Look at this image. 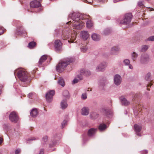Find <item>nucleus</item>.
<instances>
[{"label":"nucleus","mask_w":154,"mask_h":154,"mask_svg":"<svg viewBox=\"0 0 154 154\" xmlns=\"http://www.w3.org/2000/svg\"><path fill=\"white\" fill-rule=\"evenodd\" d=\"M3 32L4 31L2 29V27H0V35L2 34Z\"/></svg>","instance_id":"5fc2aeb1"},{"label":"nucleus","mask_w":154,"mask_h":154,"mask_svg":"<svg viewBox=\"0 0 154 154\" xmlns=\"http://www.w3.org/2000/svg\"><path fill=\"white\" fill-rule=\"evenodd\" d=\"M81 36L84 40H87L89 37V34L88 32L85 31H82L80 33Z\"/></svg>","instance_id":"6ab92c4d"},{"label":"nucleus","mask_w":154,"mask_h":154,"mask_svg":"<svg viewBox=\"0 0 154 154\" xmlns=\"http://www.w3.org/2000/svg\"><path fill=\"white\" fill-rule=\"evenodd\" d=\"M90 116L92 119H95L98 117V114L96 112H93L91 113Z\"/></svg>","instance_id":"bb28decb"},{"label":"nucleus","mask_w":154,"mask_h":154,"mask_svg":"<svg viewBox=\"0 0 154 154\" xmlns=\"http://www.w3.org/2000/svg\"><path fill=\"white\" fill-rule=\"evenodd\" d=\"M152 84H151V83H150L147 86V87H151V86L152 85Z\"/></svg>","instance_id":"052dcab7"},{"label":"nucleus","mask_w":154,"mask_h":154,"mask_svg":"<svg viewBox=\"0 0 154 154\" xmlns=\"http://www.w3.org/2000/svg\"><path fill=\"white\" fill-rule=\"evenodd\" d=\"M104 113L106 115H108L110 114L111 113V112L108 109H104Z\"/></svg>","instance_id":"c03bdc74"},{"label":"nucleus","mask_w":154,"mask_h":154,"mask_svg":"<svg viewBox=\"0 0 154 154\" xmlns=\"http://www.w3.org/2000/svg\"><path fill=\"white\" fill-rule=\"evenodd\" d=\"M149 60L148 55L146 53L141 54L140 57L139 62L141 64L144 65L147 63Z\"/></svg>","instance_id":"39448f33"},{"label":"nucleus","mask_w":154,"mask_h":154,"mask_svg":"<svg viewBox=\"0 0 154 154\" xmlns=\"http://www.w3.org/2000/svg\"><path fill=\"white\" fill-rule=\"evenodd\" d=\"M123 62L125 66H128L130 63V61L128 59L124 60Z\"/></svg>","instance_id":"e433bc0d"},{"label":"nucleus","mask_w":154,"mask_h":154,"mask_svg":"<svg viewBox=\"0 0 154 154\" xmlns=\"http://www.w3.org/2000/svg\"><path fill=\"white\" fill-rule=\"evenodd\" d=\"M4 128L6 130H8L10 128V127L8 124H5L4 125Z\"/></svg>","instance_id":"58836bf2"},{"label":"nucleus","mask_w":154,"mask_h":154,"mask_svg":"<svg viewBox=\"0 0 154 154\" xmlns=\"http://www.w3.org/2000/svg\"><path fill=\"white\" fill-rule=\"evenodd\" d=\"M132 17V15L131 13H127L125 15L122 19H118L117 22L119 24L127 25L131 22Z\"/></svg>","instance_id":"20e7f679"},{"label":"nucleus","mask_w":154,"mask_h":154,"mask_svg":"<svg viewBox=\"0 0 154 154\" xmlns=\"http://www.w3.org/2000/svg\"><path fill=\"white\" fill-rule=\"evenodd\" d=\"M86 26L87 27L90 28L93 26L92 22L89 20H88L86 23Z\"/></svg>","instance_id":"473e14b6"},{"label":"nucleus","mask_w":154,"mask_h":154,"mask_svg":"<svg viewBox=\"0 0 154 154\" xmlns=\"http://www.w3.org/2000/svg\"><path fill=\"white\" fill-rule=\"evenodd\" d=\"M67 100L66 99H63L61 101L60 106L62 109H64L68 106Z\"/></svg>","instance_id":"aec40b11"},{"label":"nucleus","mask_w":154,"mask_h":154,"mask_svg":"<svg viewBox=\"0 0 154 154\" xmlns=\"http://www.w3.org/2000/svg\"><path fill=\"white\" fill-rule=\"evenodd\" d=\"M30 6L32 8H37L41 6V5L39 2L34 0L30 2Z\"/></svg>","instance_id":"ddd939ff"},{"label":"nucleus","mask_w":154,"mask_h":154,"mask_svg":"<svg viewBox=\"0 0 154 154\" xmlns=\"http://www.w3.org/2000/svg\"><path fill=\"white\" fill-rule=\"evenodd\" d=\"M33 95V93H30L28 94V96L29 98H32V97Z\"/></svg>","instance_id":"603ef678"},{"label":"nucleus","mask_w":154,"mask_h":154,"mask_svg":"<svg viewBox=\"0 0 154 154\" xmlns=\"http://www.w3.org/2000/svg\"><path fill=\"white\" fill-rule=\"evenodd\" d=\"M74 61L73 58L68 59L67 60L62 61L60 62L56 66V70L57 72H61L63 71L68 65Z\"/></svg>","instance_id":"7ed1b4c3"},{"label":"nucleus","mask_w":154,"mask_h":154,"mask_svg":"<svg viewBox=\"0 0 154 154\" xmlns=\"http://www.w3.org/2000/svg\"><path fill=\"white\" fill-rule=\"evenodd\" d=\"M113 81L115 84L117 86H118L120 85L122 82V77L119 75L116 74L114 76Z\"/></svg>","instance_id":"1a4fd4ad"},{"label":"nucleus","mask_w":154,"mask_h":154,"mask_svg":"<svg viewBox=\"0 0 154 154\" xmlns=\"http://www.w3.org/2000/svg\"><path fill=\"white\" fill-rule=\"evenodd\" d=\"M43 9V8H41V9ZM40 10H41V8H40Z\"/></svg>","instance_id":"338daca9"},{"label":"nucleus","mask_w":154,"mask_h":154,"mask_svg":"<svg viewBox=\"0 0 154 154\" xmlns=\"http://www.w3.org/2000/svg\"><path fill=\"white\" fill-rule=\"evenodd\" d=\"M81 75L88 76L91 75V72L88 69H83L80 71Z\"/></svg>","instance_id":"412c9836"},{"label":"nucleus","mask_w":154,"mask_h":154,"mask_svg":"<svg viewBox=\"0 0 154 154\" xmlns=\"http://www.w3.org/2000/svg\"><path fill=\"white\" fill-rule=\"evenodd\" d=\"M54 47L57 51H59L62 49V43L60 40H57L54 42Z\"/></svg>","instance_id":"9d476101"},{"label":"nucleus","mask_w":154,"mask_h":154,"mask_svg":"<svg viewBox=\"0 0 154 154\" xmlns=\"http://www.w3.org/2000/svg\"><path fill=\"white\" fill-rule=\"evenodd\" d=\"M138 9H146V8H151V10H154V9L150 7H147L144 6L143 2L142 1H139L138 3Z\"/></svg>","instance_id":"b1692460"},{"label":"nucleus","mask_w":154,"mask_h":154,"mask_svg":"<svg viewBox=\"0 0 154 154\" xmlns=\"http://www.w3.org/2000/svg\"><path fill=\"white\" fill-rule=\"evenodd\" d=\"M111 32V30L109 28L105 29L103 31V33L105 35H107Z\"/></svg>","instance_id":"f704fd0d"},{"label":"nucleus","mask_w":154,"mask_h":154,"mask_svg":"<svg viewBox=\"0 0 154 154\" xmlns=\"http://www.w3.org/2000/svg\"><path fill=\"white\" fill-rule=\"evenodd\" d=\"M97 129L91 128L89 129L88 131V134L89 137H91L94 136L96 132Z\"/></svg>","instance_id":"a211bd4d"},{"label":"nucleus","mask_w":154,"mask_h":154,"mask_svg":"<svg viewBox=\"0 0 154 154\" xmlns=\"http://www.w3.org/2000/svg\"><path fill=\"white\" fill-rule=\"evenodd\" d=\"M69 16L71 17L72 20L69 21L68 23L71 22L73 28L78 29H81L84 24L83 22L79 20L84 19H88L89 17L88 15L76 12L72 13Z\"/></svg>","instance_id":"f257e3e1"},{"label":"nucleus","mask_w":154,"mask_h":154,"mask_svg":"<svg viewBox=\"0 0 154 154\" xmlns=\"http://www.w3.org/2000/svg\"><path fill=\"white\" fill-rule=\"evenodd\" d=\"M79 79H77L76 78H75L73 80L72 82V83L73 84H74L77 83L79 82Z\"/></svg>","instance_id":"49530a36"},{"label":"nucleus","mask_w":154,"mask_h":154,"mask_svg":"<svg viewBox=\"0 0 154 154\" xmlns=\"http://www.w3.org/2000/svg\"><path fill=\"white\" fill-rule=\"evenodd\" d=\"M47 56L46 55H44L42 56L40 58L38 62V66L39 67H42L45 66L43 63L47 59Z\"/></svg>","instance_id":"9b49d317"},{"label":"nucleus","mask_w":154,"mask_h":154,"mask_svg":"<svg viewBox=\"0 0 154 154\" xmlns=\"http://www.w3.org/2000/svg\"><path fill=\"white\" fill-rule=\"evenodd\" d=\"M67 121L64 120L61 123V128H63L64 127L67 125Z\"/></svg>","instance_id":"4c0bfd02"},{"label":"nucleus","mask_w":154,"mask_h":154,"mask_svg":"<svg viewBox=\"0 0 154 154\" xmlns=\"http://www.w3.org/2000/svg\"><path fill=\"white\" fill-rule=\"evenodd\" d=\"M148 48V46L147 45H143L141 47L140 51L144 52L146 51Z\"/></svg>","instance_id":"7c9ffc66"},{"label":"nucleus","mask_w":154,"mask_h":154,"mask_svg":"<svg viewBox=\"0 0 154 154\" xmlns=\"http://www.w3.org/2000/svg\"><path fill=\"white\" fill-rule=\"evenodd\" d=\"M80 48L81 51L83 52H85L88 50L87 47L86 46L84 45L81 46Z\"/></svg>","instance_id":"72a5a7b5"},{"label":"nucleus","mask_w":154,"mask_h":154,"mask_svg":"<svg viewBox=\"0 0 154 154\" xmlns=\"http://www.w3.org/2000/svg\"><path fill=\"white\" fill-rule=\"evenodd\" d=\"M147 40L150 41H154V35L149 37L147 38Z\"/></svg>","instance_id":"37998d69"},{"label":"nucleus","mask_w":154,"mask_h":154,"mask_svg":"<svg viewBox=\"0 0 154 154\" xmlns=\"http://www.w3.org/2000/svg\"><path fill=\"white\" fill-rule=\"evenodd\" d=\"M55 94V91L53 90L48 91L46 93L45 97L47 101L49 103L51 102L53 98V96Z\"/></svg>","instance_id":"6e6552de"},{"label":"nucleus","mask_w":154,"mask_h":154,"mask_svg":"<svg viewBox=\"0 0 154 154\" xmlns=\"http://www.w3.org/2000/svg\"><path fill=\"white\" fill-rule=\"evenodd\" d=\"M85 2H87L88 3H91L93 2L92 0H84Z\"/></svg>","instance_id":"3c124183"},{"label":"nucleus","mask_w":154,"mask_h":154,"mask_svg":"<svg viewBox=\"0 0 154 154\" xmlns=\"http://www.w3.org/2000/svg\"><path fill=\"white\" fill-rule=\"evenodd\" d=\"M147 90H149V89H148V88H147Z\"/></svg>","instance_id":"69168bd1"},{"label":"nucleus","mask_w":154,"mask_h":154,"mask_svg":"<svg viewBox=\"0 0 154 154\" xmlns=\"http://www.w3.org/2000/svg\"><path fill=\"white\" fill-rule=\"evenodd\" d=\"M151 74L150 72H148L145 76V79L146 80L149 81L151 80Z\"/></svg>","instance_id":"c9c22d12"},{"label":"nucleus","mask_w":154,"mask_h":154,"mask_svg":"<svg viewBox=\"0 0 154 154\" xmlns=\"http://www.w3.org/2000/svg\"><path fill=\"white\" fill-rule=\"evenodd\" d=\"M87 91H90V90H89V88H88V90H87ZM90 91H91V89L90 90Z\"/></svg>","instance_id":"e2e57ef3"},{"label":"nucleus","mask_w":154,"mask_h":154,"mask_svg":"<svg viewBox=\"0 0 154 154\" xmlns=\"http://www.w3.org/2000/svg\"><path fill=\"white\" fill-rule=\"evenodd\" d=\"M38 114V112L36 109H33L31 111L30 114L31 116L33 118L36 117Z\"/></svg>","instance_id":"5701e85b"},{"label":"nucleus","mask_w":154,"mask_h":154,"mask_svg":"<svg viewBox=\"0 0 154 154\" xmlns=\"http://www.w3.org/2000/svg\"><path fill=\"white\" fill-rule=\"evenodd\" d=\"M58 83L63 87L65 85V83L63 79L62 78H60L58 82Z\"/></svg>","instance_id":"2f4dec72"},{"label":"nucleus","mask_w":154,"mask_h":154,"mask_svg":"<svg viewBox=\"0 0 154 154\" xmlns=\"http://www.w3.org/2000/svg\"><path fill=\"white\" fill-rule=\"evenodd\" d=\"M72 35L73 36H71V38L70 37V36H69L68 35L65 36L64 37H63V38H64L63 39H65L66 38H70V40H68V42L73 43V40L75 39V38L76 37H75V34L74 35Z\"/></svg>","instance_id":"a878e982"},{"label":"nucleus","mask_w":154,"mask_h":154,"mask_svg":"<svg viewBox=\"0 0 154 154\" xmlns=\"http://www.w3.org/2000/svg\"><path fill=\"white\" fill-rule=\"evenodd\" d=\"M134 128L137 135L139 136H141V135L139 132L141 130V126L137 124H135L134 125Z\"/></svg>","instance_id":"f3484780"},{"label":"nucleus","mask_w":154,"mask_h":154,"mask_svg":"<svg viewBox=\"0 0 154 154\" xmlns=\"http://www.w3.org/2000/svg\"><path fill=\"white\" fill-rule=\"evenodd\" d=\"M63 36L64 37V35H63Z\"/></svg>","instance_id":"774afa93"},{"label":"nucleus","mask_w":154,"mask_h":154,"mask_svg":"<svg viewBox=\"0 0 154 154\" xmlns=\"http://www.w3.org/2000/svg\"><path fill=\"white\" fill-rule=\"evenodd\" d=\"M20 149H17L15 151V154H19L20 152Z\"/></svg>","instance_id":"8fccbe9b"},{"label":"nucleus","mask_w":154,"mask_h":154,"mask_svg":"<svg viewBox=\"0 0 154 154\" xmlns=\"http://www.w3.org/2000/svg\"><path fill=\"white\" fill-rule=\"evenodd\" d=\"M128 66L130 69H133V66L131 64H129Z\"/></svg>","instance_id":"6e6d98bb"},{"label":"nucleus","mask_w":154,"mask_h":154,"mask_svg":"<svg viewBox=\"0 0 154 154\" xmlns=\"http://www.w3.org/2000/svg\"><path fill=\"white\" fill-rule=\"evenodd\" d=\"M77 77L80 80L82 79V77L81 76H80L79 75H78L77 76Z\"/></svg>","instance_id":"bf43d9fd"},{"label":"nucleus","mask_w":154,"mask_h":154,"mask_svg":"<svg viewBox=\"0 0 154 154\" xmlns=\"http://www.w3.org/2000/svg\"><path fill=\"white\" fill-rule=\"evenodd\" d=\"M14 74L16 78L17 77L23 82H25L29 79V76L25 70L22 68L18 69L14 71Z\"/></svg>","instance_id":"f03ea898"},{"label":"nucleus","mask_w":154,"mask_h":154,"mask_svg":"<svg viewBox=\"0 0 154 154\" xmlns=\"http://www.w3.org/2000/svg\"><path fill=\"white\" fill-rule=\"evenodd\" d=\"M98 1L99 2L104 3L106 2L107 0H98Z\"/></svg>","instance_id":"4d7b16f0"},{"label":"nucleus","mask_w":154,"mask_h":154,"mask_svg":"<svg viewBox=\"0 0 154 154\" xmlns=\"http://www.w3.org/2000/svg\"><path fill=\"white\" fill-rule=\"evenodd\" d=\"M44 153V151H43V149H41L40 151V152L39 153V154H43Z\"/></svg>","instance_id":"13d9d810"},{"label":"nucleus","mask_w":154,"mask_h":154,"mask_svg":"<svg viewBox=\"0 0 154 154\" xmlns=\"http://www.w3.org/2000/svg\"><path fill=\"white\" fill-rule=\"evenodd\" d=\"M36 45V43L35 42H30L28 45V47L30 49L33 48Z\"/></svg>","instance_id":"c756f323"},{"label":"nucleus","mask_w":154,"mask_h":154,"mask_svg":"<svg viewBox=\"0 0 154 154\" xmlns=\"http://www.w3.org/2000/svg\"><path fill=\"white\" fill-rule=\"evenodd\" d=\"M89 113V109L87 107H83L81 110V113L83 116H87Z\"/></svg>","instance_id":"dca6fc26"},{"label":"nucleus","mask_w":154,"mask_h":154,"mask_svg":"<svg viewBox=\"0 0 154 154\" xmlns=\"http://www.w3.org/2000/svg\"><path fill=\"white\" fill-rule=\"evenodd\" d=\"M16 33L18 35H24V36L26 34V31L23 28L22 26H19L17 27Z\"/></svg>","instance_id":"4468645a"},{"label":"nucleus","mask_w":154,"mask_h":154,"mask_svg":"<svg viewBox=\"0 0 154 154\" xmlns=\"http://www.w3.org/2000/svg\"><path fill=\"white\" fill-rule=\"evenodd\" d=\"M56 143L55 142H52L51 143H50L49 145V147H52L55 145Z\"/></svg>","instance_id":"de8ad7c7"},{"label":"nucleus","mask_w":154,"mask_h":154,"mask_svg":"<svg viewBox=\"0 0 154 154\" xmlns=\"http://www.w3.org/2000/svg\"><path fill=\"white\" fill-rule=\"evenodd\" d=\"M87 98V94L86 93H83L81 96V98L82 99L85 100Z\"/></svg>","instance_id":"79ce46f5"},{"label":"nucleus","mask_w":154,"mask_h":154,"mask_svg":"<svg viewBox=\"0 0 154 154\" xmlns=\"http://www.w3.org/2000/svg\"><path fill=\"white\" fill-rule=\"evenodd\" d=\"M138 56V54L135 52H133L131 54V58L133 61L136 60Z\"/></svg>","instance_id":"cd10ccee"},{"label":"nucleus","mask_w":154,"mask_h":154,"mask_svg":"<svg viewBox=\"0 0 154 154\" xmlns=\"http://www.w3.org/2000/svg\"><path fill=\"white\" fill-rule=\"evenodd\" d=\"M63 96L64 97L66 98L65 99L67 100L69 98L70 96L69 95V92L67 90H65L63 92Z\"/></svg>","instance_id":"c85d7f7f"},{"label":"nucleus","mask_w":154,"mask_h":154,"mask_svg":"<svg viewBox=\"0 0 154 154\" xmlns=\"http://www.w3.org/2000/svg\"><path fill=\"white\" fill-rule=\"evenodd\" d=\"M148 153V151L147 150H144L141 152V153L142 154H147Z\"/></svg>","instance_id":"864d4df0"},{"label":"nucleus","mask_w":154,"mask_h":154,"mask_svg":"<svg viewBox=\"0 0 154 154\" xmlns=\"http://www.w3.org/2000/svg\"><path fill=\"white\" fill-rule=\"evenodd\" d=\"M38 137H31V138H29L28 140H38Z\"/></svg>","instance_id":"a18cd8bd"},{"label":"nucleus","mask_w":154,"mask_h":154,"mask_svg":"<svg viewBox=\"0 0 154 154\" xmlns=\"http://www.w3.org/2000/svg\"><path fill=\"white\" fill-rule=\"evenodd\" d=\"M119 100L121 104L125 106H127L129 105L130 102L128 100L124 97L122 96L119 98Z\"/></svg>","instance_id":"f8f14e48"},{"label":"nucleus","mask_w":154,"mask_h":154,"mask_svg":"<svg viewBox=\"0 0 154 154\" xmlns=\"http://www.w3.org/2000/svg\"><path fill=\"white\" fill-rule=\"evenodd\" d=\"M10 120L14 123H17L19 120V117L14 111L12 112L9 115Z\"/></svg>","instance_id":"0eeeda50"},{"label":"nucleus","mask_w":154,"mask_h":154,"mask_svg":"<svg viewBox=\"0 0 154 154\" xmlns=\"http://www.w3.org/2000/svg\"><path fill=\"white\" fill-rule=\"evenodd\" d=\"M119 51V48L116 46L112 47L110 51V54L112 55H116L118 54Z\"/></svg>","instance_id":"2eb2a0df"},{"label":"nucleus","mask_w":154,"mask_h":154,"mask_svg":"<svg viewBox=\"0 0 154 154\" xmlns=\"http://www.w3.org/2000/svg\"><path fill=\"white\" fill-rule=\"evenodd\" d=\"M3 142V140L0 137V145Z\"/></svg>","instance_id":"680f3d73"},{"label":"nucleus","mask_w":154,"mask_h":154,"mask_svg":"<svg viewBox=\"0 0 154 154\" xmlns=\"http://www.w3.org/2000/svg\"><path fill=\"white\" fill-rule=\"evenodd\" d=\"M91 38L93 40L95 41H99L100 39V36L96 33L92 34L91 35Z\"/></svg>","instance_id":"393cba45"},{"label":"nucleus","mask_w":154,"mask_h":154,"mask_svg":"<svg viewBox=\"0 0 154 154\" xmlns=\"http://www.w3.org/2000/svg\"><path fill=\"white\" fill-rule=\"evenodd\" d=\"M107 63L105 61H103L99 64L96 68V70L98 72H103L107 67Z\"/></svg>","instance_id":"423d86ee"},{"label":"nucleus","mask_w":154,"mask_h":154,"mask_svg":"<svg viewBox=\"0 0 154 154\" xmlns=\"http://www.w3.org/2000/svg\"><path fill=\"white\" fill-rule=\"evenodd\" d=\"M48 140V137L47 136H45L44 137L42 140V143L44 144V143L47 141Z\"/></svg>","instance_id":"ea45409f"},{"label":"nucleus","mask_w":154,"mask_h":154,"mask_svg":"<svg viewBox=\"0 0 154 154\" xmlns=\"http://www.w3.org/2000/svg\"><path fill=\"white\" fill-rule=\"evenodd\" d=\"M107 128V126L105 124L101 123L100 124L98 127V129L100 131H105Z\"/></svg>","instance_id":"4be33fe9"},{"label":"nucleus","mask_w":154,"mask_h":154,"mask_svg":"<svg viewBox=\"0 0 154 154\" xmlns=\"http://www.w3.org/2000/svg\"><path fill=\"white\" fill-rule=\"evenodd\" d=\"M1 90H0V94H1Z\"/></svg>","instance_id":"0e129e2a"},{"label":"nucleus","mask_w":154,"mask_h":154,"mask_svg":"<svg viewBox=\"0 0 154 154\" xmlns=\"http://www.w3.org/2000/svg\"><path fill=\"white\" fill-rule=\"evenodd\" d=\"M107 83V82L106 81L105 82H101L99 84V86L101 87H103Z\"/></svg>","instance_id":"a19ab883"},{"label":"nucleus","mask_w":154,"mask_h":154,"mask_svg":"<svg viewBox=\"0 0 154 154\" xmlns=\"http://www.w3.org/2000/svg\"><path fill=\"white\" fill-rule=\"evenodd\" d=\"M61 138L60 135H59V136H57V135L54 136V138L55 140H57L58 139H60Z\"/></svg>","instance_id":"09e8293b"}]
</instances>
